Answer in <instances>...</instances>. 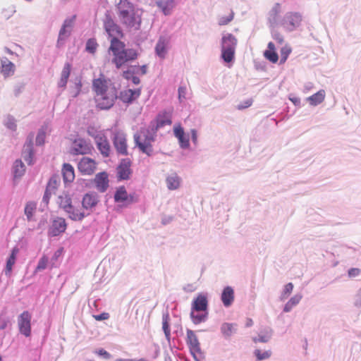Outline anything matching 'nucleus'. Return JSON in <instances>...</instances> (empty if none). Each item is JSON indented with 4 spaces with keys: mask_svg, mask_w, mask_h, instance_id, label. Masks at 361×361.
<instances>
[{
    "mask_svg": "<svg viewBox=\"0 0 361 361\" xmlns=\"http://www.w3.org/2000/svg\"><path fill=\"white\" fill-rule=\"evenodd\" d=\"M302 15L298 12H289L284 16L282 25L287 31H293L301 25Z\"/></svg>",
    "mask_w": 361,
    "mask_h": 361,
    "instance_id": "obj_9",
    "label": "nucleus"
},
{
    "mask_svg": "<svg viewBox=\"0 0 361 361\" xmlns=\"http://www.w3.org/2000/svg\"><path fill=\"white\" fill-rule=\"evenodd\" d=\"M33 136H30L27 138V142L25 144L22 152V156L25 161L28 164L32 163L33 158V150H32V140Z\"/></svg>",
    "mask_w": 361,
    "mask_h": 361,
    "instance_id": "obj_25",
    "label": "nucleus"
},
{
    "mask_svg": "<svg viewBox=\"0 0 361 361\" xmlns=\"http://www.w3.org/2000/svg\"><path fill=\"white\" fill-rule=\"evenodd\" d=\"M109 51L113 54L112 61L117 68L137 58L136 51L132 49H126L125 44L121 40L111 42Z\"/></svg>",
    "mask_w": 361,
    "mask_h": 361,
    "instance_id": "obj_3",
    "label": "nucleus"
},
{
    "mask_svg": "<svg viewBox=\"0 0 361 361\" xmlns=\"http://www.w3.org/2000/svg\"><path fill=\"white\" fill-rule=\"evenodd\" d=\"M37 204L34 202H29L25 207V214L28 220H30L35 212Z\"/></svg>",
    "mask_w": 361,
    "mask_h": 361,
    "instance_id": "obj_38",
    "label": "nucleus"
},
{
    "mask_svg": "<svg viewBox=\"0 0 361 361\" xmlns=\"http://www.w3.org/2000/svg\"><path fill=\"white\" fill-rule=\"evenodd\" d=\"M235 324L230 323H224L221 326V333L226 337L231 336L235 331Z\"/></svg>",
    "mask_w": 361,
    "mask_h": 361,
    "instance_id": "obj_37",
    "label": "nucleus"
},
{
    "mask_svg": "<svg viewBox=\"0 0 361 361\" xmlns=\"http://www.w3.org/2000/svg\"><path fill=\"white\" fill-rule=\"evenodd\" d=\"M356 305L361 307V293L360 294V298L356 302Z\"/></svg>",
    "mask_w": 361,
    "mask_h": 361,
    "instance_id": "obj_64",
    "label": "nucleus"
},
{
    "mask_svg": "<svg viewBox=\"0 0 361 361\" xmlns=\"http://www.w3.org/2000/svg\"><path fill=\"white\" fill-rule=\"evenodd\" d=\"M49 258L46 255H43L39 260L36 267L35 271L45 269L48 266Z\"/></svg>",
    "mask_w": 361,
    "mask_h": 361,
    "instance_id": "obj_44",
    "label": "nucleus"
},
{
    "mask_svg": "<svg viewBox=\"0 0 361 361\" xmlns=\"http://www.w3.org/2000/svg\"><path fill=\"white\" fill-rule=\"evenodd\" d=\"M133 70L130 69H128L126 71H123V77L127 80H130L132 78V76H133V74L135 73H137V71H135V69L136 68H132Z\"/></svg>",
    "mask_w": 361,
    "mask_h": 361,
    "instance_id": "obj_51",
    "label": "nucleus"
},
{
    "mask_svg": "<svg viewBox=\"0 0 361 361\" xmlns=\"http://www.w3.org/2000/svg\"><path fill=\"white\" fill-rule=\"evenodd\" d=\"M166 184L169 190H176L180 186V178L176 174H172L167 177Z\"/></svg>",
    "mask_w": 361,
    "mask_h": 361,
    "instance_id": "obj_35",
    "label": "nucleus"
},
{
    "mask_svg": "<svg viewBox=\"0 0 361 361\" xmlns=\"http://www.w3.org/2000/svg\"><path fill=\"white\" fill-rule=\"evenodd\" d=\"M70 34H71L70 30L62 26L60 30L59 35L58 44H59L61 41H63L65 39H66L70 35Z\"/></svg>",
    "mask_w": 361,
    "mask_h": 361,
    "instance_id": "obj_46",
    "label": "nucleus"
},
{
    "mask_svg": "<svg viewBox=\"0 0 361 361\" xmlns=\"http://www.w3.org/2000/svg\"><path fill=\"white\" fill-rule=\"evenodd\" d=\"M94 318L97 321L106 320V319H108L109 318V314L107 313V312H103V313H102L100 314L94 315Z\"/></svg>",
    "mask_w": 361,
    "mask_h": 361,
    "instance_id": "obj_56",
    "label": "nucleus"
},
{
    "mask_svg": "<svg viewBox=\"0 0 361 361\" xmlns=\"http://www.w3.org/2000/svg\"><path fill=\"white\" fill-rule=\"evenodd\" d=\"M62 175L65 183H72L75 179L73 167L70 164H64L62 168Z\"/></svg>",
    "mask_w": 361,
    "mask_h": 361,
    "instance_id": "obj_28",
    "label": "nucleus"
},
{
    "mask_svg": "<svg viewBox=\"0 0 361 361\" xmlns=\"http://www.w3.org/2000/svg\"><path fill=\"white\" fill-rule=\"evenodd\" d=\"M31 319L32 315L28 311L23 312L18 318L19 331L26 337L31 335Z\"/></svg>",
    "mask_w": 361,
    "mask_h": 361,
    "instance_id": "obj_10",
    "label": "nucleus"
},
{
    "mask_svg": "<svg viewBox=\"0 0 361 361\" xmlns=\"http://www.w3.org/2000/svg\"><path fill=\"white\" fill-rule=\"evenodd\" d=\"M253 103V100L252 98H249L246 100H245L244 102L240 103L238 106H237V109L238 110H243V109H247L248 107H250Z\"/></svg>",
    "mask_w": 361,
    "mask_h": 361,
    "instance_id": "obj_50",
    "label": "nucleus"
},
{
    "mask_svg": "<svg viewBox=\"0 0 361 361\" xmlns=\"http://www.w3.org/2000/svg\"><path fill=\"white\" fill-rule=\"evenodd\" d=\"M118 98L117 89L114 87L97 96H94L96 106L102 110L111 108Z\"/></svg>",
    "mask_w": 361,
    "mask_h": 361,
    "instance_id": "obj_5",
    "label": "nucleus"
},
{
    "mask_svg": "<svg viewBox=\"0 0 361 361\" xmlns=\"http://www.w3.org/2000/svg\"><path fill=\"white\" fill-rule=\"evenodd\" d=\"M92 147L82 138L75 139L71 147L73 154H87L91 153Z\"/></svg>",
    "mask_w": 361,
    "mask_h": 361,
    "instance_id": "obj_15",
    "label": "nucleus"
},
{
    "mask_svg": "<svg viewBox=\"0 0 361 361\" xmlns=\"http://www.w3.org/2000/svg\"><path fill=\"white\" fill-rule=\"evenodd\" d=\"M221 299L225 307L231 306L234 300L233 289L231 286L224 288L221 293Z\"/></svg>",
    "mask_w": 361,
    "mask_h": 361,
    "instance_id": "obj_26",
    "label": "nucleus"
},
{
    "mask_svg": "<svg viewBox=\"0 0 361 361\" xmlns=\"http://www.w3.org/2000/svg\"><path fill=\"white\" fill-rule=\"evenodd\" d=\"M98 44L95 39H89L86 43L85 49L90 54H94L97 49Z\"/></svg>",
    "mask_w": 361,
    "mask_h": 361,
    "instance_id": "obj_41",
    "label": "nucleus"
},
{
    "mask_svg": "<svg viewBox=\"0 0 361 361\" xmlns=\"http://www.w3.org/2000/svg\"><path fill=\"white\" fill-rule=\"evenodd\" d=\"M301 298L302 296L300 295H295L293 297H292L285 305L283 311L286 312H290L293 307H295L300 302Z\"/></svg>",
    "mask_w": 361,
    "mask_h": 361,
    "instance_id": "obj_36",
    "label": "nucleus"
},
{
    "mask_svg": "<svg viewBox=\"0 0 361 361\" xmlns=\"http://www.w3.org/2000/svg\"><path fill=\"white\" fill-rule=\"evenodd\" d=\"M66 212L67 213L69 219L76 221H80L85 217L87 216V212H85V210H83L82 207H76L73 204H72L71 206V209H68Z\"/></svg>",
    "mask_w": 361,
    "mask_h": 361,
    "instance_id": "obj_21",
    "label": "nucleus"
},
{
    "mask_svg": "<svg viewBox=\"0 0 361 361\" xmlns=\"http://www.w3.org/2000/svg\"><path fill=\"white\" fill-rule=\"evenodd\" d=\"M290 52H291L290 47H289L287 45L284 46L281 49V61L284 63L286 61V59H287L288 56H289V54H290Z\"/></svg>",
    "mask_w": 361,
    "mask_h": 361,
    "instance_id": "obj_48",
    "label": "nucleus"
},
{
    "mask_svg": "<svg viewBox=\"0 0 361 361\" xmlns=\"http://www.w3.org/2000/svg\"><path fill=\"white\" fill-rule=\"evenodd\" d=\"M99 202V197L96 193L88 192L83 196L82 207L83 210L87 212V216L93 212V209L96 207Z\"/></svg>",
    "mask_w": 361,
    "mask_h": 361,
    "instance_id": "obj_13",
    "label": "nucleus"
},
{
    "mask_svg": "<svg viewBox=\"0 0 361 361\" xmlns=\"http://www.w3.org/2000/svg\"><path fill=\"white\" fill-rule=\"evenodd\" d=\"M25 166L20 160H16L13 166L15 177H20L25 172Z\"/></svg>",
    "mask_w": 361,
    "mask_h": 361,
    "instance_id": "obj_39",
    "label": "nucleus"
},
{
    "mask_svg": "<svg viewBox=\"0 0 361 361\" xmlns=\"http://www.w3.org/2000/svg\"><path fill=\"white\" fill-rule=\"evenodd\" d=\"M95 353L99 356H102L106 360H109L111 357V355L103 348L98 349L95 351Z\"/></svg>",
    "mask_w": 361,
    "mask_h": 361,
    "instance_id": "obj_53",
    "label": "nucleus"
},
{
    "mask_svg": "<svg viewBox=\"0 0 361 361\" xmlns=\"http://www.w3.org/2000/svg\"><path fill=\"white\" fill-rule=\"evenodd\" d=\"M66 227L67 225L65 219L58 217L53 221L49 229V234L51 236H57L63 233L66 231Z\"/></svg>",
    "mask_w": 361,
    "mask_h": 361,
    "instance_id": "obj_17",
    "label": "nucleus"
},
{
    "mask_svg": "<svg viewBox=\"0 0 361 361\" xmlns=\"http://www.w3.org/2000/svg\"><path fill=\"white\" fill-rule=\"evenodd\" d=\"M162 329L164 330L166 338L167 339H169L170 336H171V329H170V325L169 323V316L168 315L163 317Z\"/></svg>",
    "mask_w": 361,
    "mask_h": 361,
    "instance_id": "obj_42",
    "label": "nucleus"
},
{
    "mask_svg": "<svg viewBox=\"0 0 361 361\" xmlns=\"http://www.w3.org/2000/svg\"><path fill=\"white\" fill-rule=\"evenodd\" d=\"M104 28L110 39V42L121 40L124 36L121 27L114 21L109 14L106 15L103 23Z\"/></svg>",
    "mask_w": 361,
    "mask_h": 361,
    "instance_id": "obj_6",
    "label": "nucleus"
},
{
    "mask_svg": "<svg viewBox=\"0 0 361 361\" xmlns=\"http://www.w3.org/2000/svg\"><path fill=\"white\" fill-rule=\"evenodd\" d=\"M58 204L65 212L71 209L73 204L71 197L68 194H63L58 197Z\"/></svg>",
    "mask_w": 361,
    "mask_h": 361,
    "instance_id": "obj_33",
    "label": "nucleus"
},
{
    "mask_svg": "<svg viewBox=\"0 0 361 361\" xmlns=\"http://www.w3.org/2000/svg\"><path fill=\"white\" fill-rule=\"evenodd\" d=\"M75 18H76V16H73L70 18L66 19L64 20L62 26H63V27H66L67 29L70 30V31L71 32L72 27H73V24L75 23Z\"/></svg>",
    "mask_w": 361,
    "mask_h": 361,
    "instance_id": "obj_49",
    "label": "nucleus"
},
{
    "mask_svg": "<svg viewBox=\"0 0 361 361\" xmlns=\"http://www.w3.org/2000/svg\"><path fill=\"white\" fill-rule=\"evenodd\" d=\"M172 123L171 116L164 112L159 114L154 122H152L149 128H142L133 135L135 145L144 154L151 156L153 153L152 143L155 140L156 133L159 128Z\"/></svg>",
    "mask_w": 361,
    "mask_h": 361,
    "instance_id": "obj_1",
    "label": "nucleus"
},
{
    "mask_svg": "<svg viewBox=\"0 0 361 361\" xmlns=\"http://www.w3.org/2000/svg\"><path fill=\"white\" fill-rule=\"evenodd\" d=\"M131 80H132V82H133L135 85H137V84H139V83H140V80L139 78H138V77H137V76H134V75H133V76H132Z\"/></svg>",
    "mask_w": 361,
    "mask_h": 361,
    "instance_id": "obj_62",
    "label": "nucleus"
},
{
    "mask_svg": "<svg viewBox=\"0 0 361 361\" xmlns=\"http://www.w3.org/2000/svg\"><path fill=\"white\" fill-rule=\"evenodd\" d=\"M78 169L83 175H92L97 169V163L91 158L82 157L78 164Z\"/></svg>",
    "mask_w": 361,
    "mask_h": 361,
    "instance_id": "obj_14",
    "label": "nucleus"
},
{
    "mask_svg": "<svg viewBox=\"0 0 361 361\" xmlns=\"http://www.w3.org/2000/svg\"><path fill=\"white\" fill-rule=\"evenodd\" d=\"M131 162L129 159H124L121 161L117 169L118 177L122 180L128 179L130 175Z\"/></svg>",
    "mask_w": 361,
    "mask_h": 361,
    "instance_id": "obj_22",
    "label": "nucleus"
},
{
    "mask_svg": "<svg viewBox=\"0 0 361 361\" xmlns=\"http://www.w3.org/2000/svg\"><path fill=\"white\" fill-rule=\"evenodd\" d=\"M90 135L93 137L97 149L104 157H108L110 154L111 147L105 134L102 132H97L96 133H91Z\"/></svg>",
    "mask_w": 361,
    "mask_h": 361,
    "instance_id": "obj_8",
    "label": "nucleus"
},
{
    "mask_svg": "<svg viewBox=\"0 0 361 361\" xmlns=\"http://www.w3.org/2000/svg\"><path fill=\"white\" fill-rule=\"evenodd\" d=\"M51 181H49L48 186L45 190L44 197H43V201L46 203V204H47L49 203V198L51 196V192H50V189H49L51 187Z\"/></svg>",
    "mask_w": 361,
    "mask_h": 361,
    "instance_id": "obj_52",
    "label": "nucleus"
},
{
    "mask_svg": "<svg viewBox=\"0 0 361 361\" xmlns=\"http://www.w3.org/2000/svg\"><path fill=\"white\" fill-rule=\"evenodd\" d=\"M173 133L178 138L180 146L182 148H188L190 145L189 138L185 135V132L180 124H176L173 127Z\"/></svg>",
    "mask_w": 361,
    "mask_h": 361,
    "instance_id": "obj_23",
    "label": "nucleus"
},
{
    "mask_svg": "<svg viewBox=\"0 0 361 361\" xmlns=\"http://www.w3.org/2000/svg\"><path fill=\"white\" fill-rule=\"evenodd\" d=\"M114 200L127 206L138 201V196L135 193L128 194L124 187L118 188L114 194Z\"/></svg>",
    "mask_w": 361,
    "mask_h": 361,
    "instance_id": "obj_11",
    "label": "nucleus"
},
{
    "mask_svg": "<svg viewBox=\"0 0 361 361\" xmlns=\"http://www.w3.org/2000/svg\"><path fill=\"white\" fill-rule=\"evenodd\" d=\"M186 87H180L178 88V99L181 102L185 99Z\"/></svg>",
    "mask_w": 361,
    "mask_h": 361,
    "instance_id": "obj_54",
    "label": "nucleus"
},
{
    "mask_svg": "<svg viewBox=\"0 0 361 361\" xmlns=\"http://www.w3.org/2000/svg\"><path fill=\"white\" fill-rule=\"evenodd\" d=\"M207 316V312H204V313H202V314H199V313L195 314V311H192L190 313L191 319H192L193 323L195 324H198L204 322L206 319Z\"/></svg>",
    "mask_w": 361,
    "mask_h": 361,
    "instance_id": "obj_40",
    "label": "nucleus"
},
{
    "mask_svg": "<svg viewBox=\"0 0 361 361\" xmlns=\"http://www.w3.org/2000/svg\"><path fill=\"white\" fill-rule=\"evenodd\" d=\"M168 44V40L164 37H160L157 43L155 51L161 59H164L166 55Z\"/></svg>",
    "mask_w": 361,
    "mask_h": 361,
    "instance_id": "obj_27",
    "label": "nucleus"
},
{
    "mask_svg": "<svg viewBox=\"0 0 361 361\" xmlns=\"http://www.w3.org/2000/svg\"><path fill=\"white\" fill-rule=\"evenodd\" d=\"M187 344L189 346L191 354L196 359V354H200V343L195 332L192 330H187Z\"/></svg>",
    "mask_w": 361,
    "mask_h": 361,
    "instance_id": "obj_16",
    "label": "nucleus"
},
{
    "mask_svg": "<svg viewBox=\"0 0 361 361\" xmlns=\"http://www.w3.org/2000/svg\"><path fill=\"white\" fill-rule=\"evenodd\" d=\"M93 182L96 189L100 192H104L109 187L108 174L106 172H100L97 173Z\"/></svg>",
    "mask_w": 361,
    "mask_h": 361,
    "instance_id": "obj_18",
    "label": "nucleus"
},
{
    "mask_svg": "<svg viewBox=\"0 0 361 361\" xmlns=\"http://www.w3.org/2000/svg\"><path fill=\"white\" fill-rule=\"evenodd\" d=\"M114 87H116L114 82L103 73H101L97 78L92 80V89L94 96L101 94Z\"/></svg>",
    "mask_w": 361,
    "mask_h": 361,
    "instance_id": "obj_7",
    "label": "nucleus"
},
{
    "mask_svg": "<svg viewBox=\"0 0 361 361\" xmlns=\"http://www.w3.org/2000/svg\"><path fill=\"white\" fill-rule=\"evenodd\" d=\"M361 273V270L358 268H351L348 270V274L350 278L355 277Z\"/></svg>",
    "mask_w": 361,
    "mask_h": 361,
    "instance_id": "obj_55",
    "label": "nucleus"
},
{
    "mask_svg": "<svg viewBox=\"0 0 361 361\" xmlns=\"http://www.w3.org/2000/svg\"><path fill=\"white\" fill-rule=\"evenodd\" d=\"M234 17V13L232 11L229 13L227 16H222L219 18V25H226L228 24L231 21L233 20Z\"/></svg>",
    "mask_w": 361,
    "mask_h": 361,
    "instance_id": "obj_45",
    "label": "nucleus"
},
{
    "mask_svg": "<svg viewBox=\"0 0 361 361\" xmlns=\"http://www.w3.org/2000/svg\"><path fill=\"white\" fill-rule=\"evenodd\" d=\"M254 354L256 356L257 360L261 361L269 358L271 355V352L270 350L262 352L260 350L257 349L255 350Z\"/></svg>",
    "mask_w": 361,
    "mask_h": 361,
    "instance_id": "obj_43",
    "label": "nucleus"
},
{
    "mask_svg": "<svg viewBox=\"0 0 361 361\" xmlns=\"http://www.w3.org/2000/svg\"><path fill=\"white\" fill-rule=\"evenodd\" d=\"M238 40L232 34H227L221 39V57L226 63L231 62L235 56Z\"/></svg>",
    "mask_w": 361,
    "mask_h": 361,
    "instance_id": "obj_4",
    "label": "nucleus"
},
{
    "mask_svg": "<svg viewBox=\"0 0 361 361\" xmlns=\"http://www.w3.org/2000/svg\"><path fill=\"white\" fill-rule=\"evenodd\" d=\"M274 39L279 44H282L283 42V37L280 34H275Z\"/></svg>",
    "mask_w": 361,
    "mask_h": 361,
    "instance_id": "obj_61",
    "label": "nucleus"
},
{
    "mask_svg": "<svg viewBox=\"0 0 361 361\" xmlns=\"http://www.w3.org/2000/svg\"><path fill=\"white\" fill-rule=\"evenodd\" d=\"M16 71V66L13 63L5 58L1 61L0 72L6 78L12 76Z\"/></svg>",
    "mask_w": 361,
    "mask_h": 361,
    "instance_id": "obj_24",
    "label": "nucleus"
},
{
    "mask_svg": "<svg viewBox=\"0 0 361 361\" xmlns=\"http://www.w3.org/2000/svg\"><path fill=\"white\" fill-rule=\"evenodd\" d=\"M115 13L120 23L128 29L138 30L142 23L141 15L129 0L116 1Z\"/></svg>",
    "mask_w": 361,
    "mask_h": 361,
    "instance_id": "obj_2",
    "label": "nucleus"
},
{
    "mask_svg": "<svg viewBox=\"0 0 361 361\" xmlns=\"http://www.w3.org/2000/svg\"><path fill=\"white\" fill-rule=\"evenodd\" d=\"M81 87H82V83L80 81L75 83V91L73 93L74 97H76L79 94V93L81 91Z\"/></svg>",
    "mask_w": 361,
    "mask_h": 361,
    "instance_id": "obj_58",
    "label": "nucleus"
},
{
    "mask_svg": "<svg viewBox=\"0 0 361 361\" xmlns=\"http://www.w3.org/2000/svg\"><path fill=\"white\" fill-rule=\"evenodd\" d=\"M140 89L131 90L127 89L121 91L118 98L126 104L132 103L137 99L140 95Z\"/></svg>",
    "mask_w": 361,
    "mask_h": 361,
    "instance_id": "obj_19",
    "label": "nucleus"
},
{
    "mask_svg": "<svg viewBox=\"0 0 361 361\" xmlns=\"http://www.w3.org/2000/svg\"><path fill=\"white\" fill-rule=\"evenodd\" d=\"M269 337L268 336H259V337L253 339L255 343L261 342L266 343L269 341Z\"/></svg>",
    "mask_w": 361,
    "mask_h": 361,
    "instance_id": "obj_57",
    "label": "nucleus"
},
{
    "mask_svg": "<svg viewBox=\"0 0 361 361\" xmlns=\"http://www.w3.org/2000/svg\"><path fill=\"white\" fill-rule=\"evenodd\" d=\"M191 137H192V142L196 144L197 142V131L195 129H192L191 130Z\"/></svg>",
    "mask_w": 361,
    "mask_h": 361,
    "instance_id": "obj_60",
    "label": "nucleus"
},
{
    "mask_svg": "<svg viewBox=\"0 0 361 361\" xmlns=\"http://www.w3.org/2000/svg\"><path fill=\"white\" fill-rule=\"evenodd\" d=\"M325 98V92L323 90L318 91L317 93L309 97L307 100L310 104L313 106L321 104Z\"/></svg>",
    "mask_w": 361,
    "mask_h": 361,
    "instance_id": "obj_34",
    "label": "nucleus"
},
{
    "mask_svg": "<svg viewBox=\"0 0 361 361\" xmlns=\"http://www.w3.org/2000/svg\"><path fill=\"white\" fill-rule=\"evenodd\" d=\"M208 307L207 298L204 294H199L192 303V310L197 312H207Z\"/></svg>",
    "mask_w": 361,
    "mask_h": 361,
    "instance_id": "obj_20",
    "label": "nucleus"
},
{
    "mask_svg": "<svg viewBox=\"0 0 361 361\" xmlns=\"http://www.w3.org/2000/svg\"><path fill=\"white\" fill-rule=\"evenodd\" d=\"M18 252H19V249L17 247H15L13 248V250L11 251V254L6 262V271H5L6 275H10V274L12 271V267L14 265V264L16 263V257H17Z\"/></svg>",
    "mask_w": 361,
    "mask_h": 361,
    "instance_id": "obj_31",
    "label": "nucleus"
},
{
    "mask_svg": "<svg viewBox=\"0 0 361 361\" xmlns=\"http://www.w3.org/2000/svg\"><path fill=\"white\" fill-rule=\"evenodd\" d=\"M157 5L165 15H169L174 8L175 4L173 0H167L159 1L157 2Z\"/></svg>",
    "mask_w": 361,
    "mask_h": 361,
    "instance_id": "obj_32",
    "label": "nucleus"
},
{
    "mask_svg": "<svg viewBox=\"0 0 361 361\" xmlns=\"http://www.w3.org/2000/svg\"><path fill=\"white\" fill-rule=\"evenodd\" d=\"M44 133H39L37 136V138H36V142L38 144V145H42L44 143Z\"/></svg>",
    "mask_w": 361,
    "mask_h": 361,
    "instance_id": "obj_59",
    "label": "nucleus"
},
{
    "mask_svg": "<svg viewBox=\"0 0 361 361\" xmlns=\"http://www.w3.org/2000/svg\"><path fill=\"white\" fill-rule=\"evenodd\" d=\"M268 49L264 51V57L272 63H276L279 60L278 54L276 51L275 45L273 42L268 43Z\"/></svg>",
    "mask_w": 361,
    "mask_h": 361,
    "instance_id": "obj_30",
    "label": "nucleus"
},
{
    "mask_svg": "<svg viewBox=\"0 0 361 361\" xmlns=\"http://www.w3.org/2000/svg\"><path fill=\"white\" fill-rule=\"evenodd\" d=\"M71 71V64L66 63L61 73V78L58 82V85L61 87H65L68 82V78Z\"/></svg>",
    "mask_w": 361,
    "mask_h": 361,
    "instance_id": "obj_29",
    "label": "nucleus"
},
{
    "mask_svg": "<svg viewBox=\"0 0 361 361\" xmlns=\"http://www.w3.org/2000/svg\"><path fill=\"white\" fill-rule=\"evenodd\" d=\"M113 143L118 154H128L127 139L125 133L121 131L116 132L113 138Z\"/></svg>",
    "mask_w": 361,
    "mask_h": 361,
    "instance_id": "obj_12",
    "label": "nucleus"
},
{
    "mask_svg": "<svg viewBox=\"0 0 361 361\" xmlns=\"http://www.w3.org/2000/svg\"><path fill=\"white\" fill-rule=\"evenodd\" d=\"M142 74H145L147 73V66L144 65L139 68Z\"/></svg>",
    "mask_w": 361,
    "mask_h": 361,
    "instance_id": "obj_63",
    "label": "nucleus"
},
{
    "mask_svg": "<svg viewBox=\"0 0 361 361\" xmlns=\"http://www.w3.org/2000/svg\"><path fill=\"white\" fill-rule=\"evenodd\" d=\"M293 289V284L292 283H287L281 294V299L284 300L292 293Z\"/></svg>",
    "mask_w": 361,
    "mask_h": 361,
    "instance_id": "obj_47",
    "label": "nucleus"
}]
</instances>
